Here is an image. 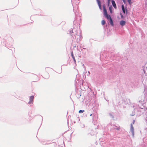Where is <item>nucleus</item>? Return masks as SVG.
Listing matches in <instances>:
<instances>
[{
  "label": "nucleus",
  "mask_w": 147,
  "mask_h": 147,
  "mask_svg": "<svg viewBox=\"0 0 147 147\" xmlns=\"http://www.w3.org/2000/svg\"><path fill=\"white\" fill-rule=\"evenodd\" d=\"M103 12H104V15L105 17L108 20H110V23L111 24V25L112 26H114V24L113 23V20L111 17L109 15L106 10V9L105 8V6H103Z\"/></svg>",
  "instance_id": "f257e3e1"
},
{
  "label": "nucleus",
  "mask_w": 147,
  "mask_h": 147,
  "mask_svg": "<svg viewBox=\"0 0 147 147\" xmlns=\"http://www.w3.org/2000/svg\"><path fill=\"white\" fill-rule=\"evenodd\" d=\"M130 131L132 133L133 136L134 135V128L132 124L131 125Z\"/></svg>",
  "instance_id": "f03ea898"
},
{
  "label": "nucleus",
  "mask_w": 147,
  "mask_h": 147,
  "mask_svg": "<svg viewBox=\"0 0 147 147\" xmlns=\"http://www.w3.org/2000/svg\"><path fill=\"white\" fill-rule=\"evenodd\" d=\"M34 98V96H31L30 98V101L28 102L29 104L32 103V101Z\"/></svg>",
  "instance_id": "7ed1b4c3"
},
{
  "label": "nucleus",
  "mask_w": 147,
  "mask_h": 147,
  "mask_svg": "<svg viewBox=\"0 0 147 147\" xmlns=\"http://www.w3.org/2000/svg\"><path fill=\"white\" fill-rule=\"evenodd\" d=\"M112 3L114 8L115 9H116V5L115 1L114 0H112Z\"/></svg>",
  "instance_id": "20e7f679"
},
{
  "label": "nucleus",
  "mask_w": 147,
  "mask_h": 147,
  "mask_svg": "<svg viewBox=\"0 0 147 147\" xmlns=\"http://www.w3.org/2000/svg\"><path fill=\"white\" fill-rule=\"evenodd\" d=\"M125 24V22L123 20H122L120 22V24L122 26H124Z\"/></svg>",
  "instance_id": "39448f33"
},
{
  "label": "nucleus",
  "mask_w": 147,
  "mask_h": 147,
  "mask_svg": "<svg viewBox=\"0 0 147 147\" xmlns=\"http://www.w3.org/2000/svg\"><path fill=\"white\" fill-rule=\"evenodd\" d=\"M122 10H123V13H125V8H124V6L123 5H122Z\"/></svg>",
  "instance_id": "423d86ee"
},
{
  "label": "nucleus",
  "mask_w": 147,
  "mask_h": 147,
  "mask_svg": "<svg viewBox=\"0 0 147 147\" xmlns=\"http://www.w3.org/2000/svg\"><path fill=\"white\" fill-rule=\"evenodd\" d=\"M71 56H72V58H73V59H74V62L75 63H76V59H75V58L74 57V56L73 55V54L72 53H71Z\"/></svg>",
  "instance_id": "0eeeda50"
},
{
  "label": "nucleus",
  "mask_w": 147,
  "mask_h": 147,
  "mask_svg": "<svg viewBox=\"0 0 147 147\" xmlns=\"http://www.w3.org/2000/svg\"><path fill=\"white\" fill-rule=\"evenodd\" d=\"M49 74H48L47 75V76H44V78L45 79H47L49 78Z\"/></svg>",
  "instance_id": "6e6552de"
},
{
  "label": "nucleus",
  "mask_w": 147,
  "mask_h": 147,
  "mask_svg": "<svg viewBox=\"0 0 147 147\" xmlns=\"http://www.w3.org/2000/svg\"><path fill=\"white\" fill-rule=\"evenodd\" d=\"M105 23V21L103 20H102L101 21V24H102V25H104Z\"/></svg>",
  "instance_id": "1a4fd4ad"
},
{
  "label": "nucleus",
  "mask_w": 147,
  "mask_h": 147,
  "mask_svg": "<svg viewBox=\"0 0 147 147\" xmlns=\"http://www.w3.org/2000/svg\"><path fill=\"white\" fill-rule=\"evenodd\" d=\"M127 1L129 3V4L130 5L132 3V2L131 1V0H127Z\"/></svg>",
  "instance_id": "9d476101"
},
{
  "label": "nucleus",
  "mask_w": 147,
  "mask_h": 147,
  "mask_svg": "<svg viewBox=\"0 0 147 147\" xmlns=\"http://www.w3.org/2000/svg\"><path fill=\"white\" fill-rule=\"evenodd\" d=\"M112 8L111 7H109V10L110 11L111 13H112Z\"/></svg>",
  "instance_id": "9b49d317"
},
{
  "label": "nucleus",
  "mask_w": 147,
  "mask_h": 147,
  "mask_svg": "<svg viewBox=\"0 0 147 147\" xmlns=\"http://www.w3.org/2000/svg\"><path fill=\"white\" fill-rule=\"evenodd\" d=\"M84 112V110H80L79 111V113H83Z\"/></svg>",
  "instance_id": "f8f14e48"
},
{
  "label": "nucleus",
  "mask_w": 147,
  "mask_h": 147,
  "mask_svg": "<svg viewBox=\"0 0 147 147\" xmlns=\"http://www.w3.org/2000/svg\"><path fill=\"white\" fill-rule=\"evenodd\" d=\"M97 1L98 5L101 4L100 2V1L98 0Z\"/></svg>",
  "instance_id": "ddd939ff"
},
{
  "label": "nucleus",
  "mask_w": 147,
  "mask_h": 147,
  "mask_svg": "<svg viewBox=\"0 0 147 147\" xmlns=\"http://www.w3.org/2000/svg\"><path fill=\"white\" fill-rule=\"evenodd\" d=\"M98 6H99V7L100 8V9H101V4H100L99 5H98Z\"/></svg>",
  "instance_id": "4468645a"
},
{
  "label": "nucleus",
  "mask_w": 147,
  "mask_h": 147,
  "mask_svg": "<svg viewBox=\"0 0 147 147\" xmlns=\"http://www.w3.org/2000/svg\"><path fill=\"white\" fill-rule=\"evenodd\" d=\"M123 2L124 3H126V1L125 0H122Z\"/></svg>",
  "instance_id": "2eb2a0df"
},
{
  "label": "nucleus",
  "mask_w": 147,
  "mask_h": 147,
  "mask_svg": "<svg viewBox=\"0 0 147 147\" xmlns=\"http://www.w3.org/2000/svg\"><path fill=\"white\" fill-rule=\"evenodd\" d=\"M111 0H108V3H109Z\"/></svg>",
  "instance_id": "dca6fc26"
},
{
  "label": "nucleus",
  "mask_w": 147,
  "mask_h": 147,
  "mask_svg": "<svg viewBox=\"0 0 147 147\" xmlns=\"http://www.w3.org/2000/svg\"><path fill=\"white\" fill-rule=\"evenodd\" d=\"M135 122V120H134L133 121V124H134V123Z\"/></svg>",
  "instance_id": "f3484780"
},
{
  "label": "nucleus",
  "mask_w": 147,
  "mask_h": 147,
  "mask_svg": "<svg viewBox=\"0 0 147 147\" xmlns=\"http://www.w3.org/2000/svg\"><path fill=\"white\" fill-rule=\"evenodd\" d=\"M121 16L122 18H123V15H121Z\"/></svg>",
  "instance_id": "a211bd4d"
},
{
  "label": "nucleus",
  "mask_w": 147,
  "mask_h": 147,
  "mask_svg": "<svg viewBox=\"0 0 147 147\" xmlns=\"http://www.w3.org/2000/svg\"><path fill=\"white\" fill-rule=\"evenodd\" d=\"M92 114H91L90 115V116H92Z\"/></svg>",
  "instance_id": "6ab92c4d"
}]
</instances>
